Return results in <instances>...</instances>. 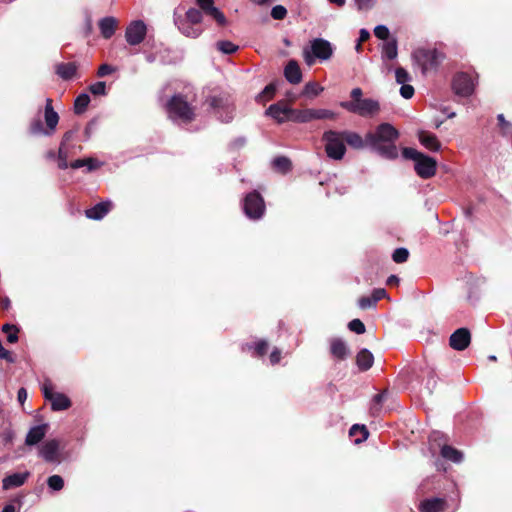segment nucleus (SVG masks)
I'll return each mask as SVG.
<instances>
[{
	"mask_svg": "<svg viewBox=\"0 0 512 512\" xmlns=\"http://www.w3.org/2000/svg\"><path fill=\"white\" fill-rule=\"evenodd\" d=\"M89 102H90V97L83 93L81 95H79L76 100H75V103H74V110L77 114H81L83 113L87 106L89 105Z\"/></svg>",
	"mask_w": 512,
	"mask_h": 512,
	"instance_id": "nucleus-36",
	"label": "nucleus"
},
{
	"mask_svg": "<svg viewBox=\"0 0 512 512\" xmlns=\"http://www.w3.org/2000/svg\"><path fill=\"white\" fill-rule=\"evenodd\" d=\"M399 282V279L397 276L395 275H391L388 279H387V284L389 285H393V284H398Z\"/></svg>",
	"mask_w": 512,
	"mask_h": 512,
	"instance_id": "nucleus-60",
	"label": "nucleus"
},
{
	"mask_svg": "<svg viewBox=\"0 0 512 512\" xmlns=\"http://www.w3.org/2000/svg\"><path fill=\"white\" fill-rule=\"evenodd\" d=\"M388 399V393L383 392L375 396V405H381L383 401Z\"/></svg>",
	"mask_w": 512,
	"mask_h": 512,
	"instance_id": "nucleus-56",
	"label": "nucleus"
},
{
	"mask_svg": "<svg viewBox=\"0 0 512 512\" xmlns=\"http://www.w3.org/2000/svg\"><path fill=\"white\" fill-rule=\"evenodd\" d=\"M409 252L406 248H397L392 255L393 260L396 263H403L407 261Z\"/></svg>",
	"mask_w": 512,
	"mask_h": 512,
	"instance_id": "nucleus-41",
	"label": "nucleus"
},
{
	"mask_svg": "<svg viewBox=\"0 0 512 512\" xmlns=\"http://www.w3.org/2000/svg\"><path fill=\"white\" fill-rule=\"evenodd\" d=\"M169 117L182 122H190L194 119L193 109L180 96H174L167 104Z\"/></svg>",
	"mask_w": 512,
	"mask_h": 512,
	"instance_id": "nucleus-6",
	"label": "nucleus"
},
{
	"mask_svg": "<svg viewBox=\"0 0 512 512\" xmlns=\"http://www.w3.org/2000/svg\"><path fill=\"white\" fill-rule=\"evenodd\" d=\"M59 121L58 114L54 111L52 107V101L51 99L46 100V106H45V122L48 128H50L52 131L56 128Z\"/></svg>",
	"mask_w": 512,
	"mask_h": 512,
	"instance_id": "nucleus-28",
	"label": "nucleus"
},
{
	"mask_svg": "<svg viewBox=\"0 0 512 512\" xmlns=\"http://www.w3.org/2000/svg\"><path fill=\"white\" fill-rule=\"evenodd\" d=\"M113 204L111 201H104L96 204L90 209L85 211V215L89 219L100 220L102 219L112 208Z\"/></svg>",
	"mask_w": 512,
	"mask_h": 512,
	"instance_id": "nucleus-19",
	"label": "nucleus"
},
{
	"mask_svg": "<svg viewBox=\"0 0 512 512\" xmlns=\"http://www.w3.org/2000/svg\"><path fill=\"white\" fill-rule=\"evenodd\" d=\"M333 54V47L331 43L322 38L313 39L310 46L303 50V57L307 65L311 66L315 63L316 59L328 60Z\"/></svg>",
	"mask_w": 512,
	"mask_h": 512,
	"instance_id": "nucleus-3",
	"label": "nucleus"
},
{
	"mask_svg": "<svg viewBox=\"0 0 512 512\" xmlns=\"http://www.w3.org/2000/svg\"><path fill=\"white\" fill-rule=\"evenodd\" d=\"M395 79L398 84H406L410 81V75L405 69L400 67L395 70Z\"/></svg>",
	"mask_w": 512,
	"mask_h": 512,
	"instance_id": "nucleus-42",
	"label": "nucleus"
},
{
	"mask_svg": "<svg viewBox=\"0 0 512 512\" xmlns=\"http://www.w3.org/2000/svg\"><path fill=\"white\" fill-rule=\"evenodd\" d=\"M370 37V33L366 29H361L359 32V40L360 43L367 41Z\"/></svg>",
	"mask_w": 512,
	"mask_h": 512,
	"instance_id": "nucleus-58",
	"label": "nucleus"
},
{
	"mask_svg": "<svg viewBox=\"0 0 512 512\" xmlns=\"http://www.w3.org/2000/svg\"><path fill=\"white\" fill-rule=\"evenodd\" d=\"M448 507L446 499L433 497L420 502L418 509L420 512H444Z\"/></svg>",
	"mask_w": 512,
	"mask_h": 512,
	"instance_id": "nucleus-15",
	"label": "nucleus"
},
{
	"mask_svg": "<svg viewBox=\"0 0 512 512\" xmlns=\"http://www.w3.org/2000/svg\"><path fill=\"white\" fill-rule=\"evenodd\" d=\"M441 437H443V435H441L440 432L434 431L431 433L429 438H430V440L436 441V440L440 439Z\"/></svg>",
	"mask_w": 512,
	"mask_h": 512,
	"instance_id": "nucleus-62",
	"label": "nucleus"
},
{
	"mask_svg": "<svg viewBox=\"0 0 512 512\" xmlns=\"http://www.w3.org/2000/svg\"><path fill=\"white\" fill-rule=\"evenodd\" d=\"M399 133L391 124H380L374 132L366 135V143L382 156L393 159L398 155L395 140L398 138Z\"/></svg>",
	"mask_w": 512,
	"mask_h": 512,
	"instance_id": "nucleus-1",
	"label": "nucleus"
},
{
	"mask_svg": "<svg viewBox=\"0 0 512 512\" xmlns=\"http://www.w3.org/2000/svg\"><path fill=\"white\" fill-rule=\"evenodd\" d=\"M386 291L385 289L378 288L373 291L372 298L375 300V302L379 301L380 299H383L386 297Z\"/></svg>",
	"mask_w": 512,
	"mask_h": 512,
	"instance_id": "nucleus-54",
	"label": "nucleus"
},
{
	"mask_svg": "<svg viewBox=\"0 0 512 512\" xmlns=\"http://www.w3.org/2000/svg\"><path fill=\"white\" fill-rule=\"evenodd\" d=\"M59 451V442L56 439L45 442L39 449V455L46 462H55Z\"/></svg>",
	"mask_w": 512,
	"mask_h": 512,
	"instance_id": "nucleus-18",
	"label": "nucleus"
},
{
	"mask_svg": "<svg viewBox=\"0 0 512 512\" xmlns=\"http://www.w3.org/2000/svg\"><path fill=\"white\" fill-rule=\"evenodd\" d=\"M273 167L281 172V173H285L287 171L290 170V167H291V162L288 158L286 157H277L273 160Z\"/></svg>",
	"mask_w": 512,
	"mask_h": 512,
	"instance_id": "nucleus-37",
	"label": "nucleus"
},
{
	"mask_svg": "<svg viewBox=\"0 0 512 512\" xmlns=\"http://www.w3.org/2000/svg\"><path fill=\"white\" fill-rule=\"evenodd\" d=\"M197 4L199 5L200 9L209 17H211L213 20L216 21V23L219 26H225L227 24V19L225 15L214 6V0H196Z\"/></svg>",
	"mask_w": 512,
	"mask_h": 512,
	"instance_id": "nucleus-14",
	"label": "nucleus"
},
{
	"mask_svg": "<svg viewBox=\"0 0 512 512\" xmlns=\"http://www.w3.org/2000/svg\"><path fill=\"white\" fill-rule=\"evenodd\" d=\"M44 397L51 402L53 411H62L70 406V400L63 394L55 393L50 381L42 384Z\"/></svg>",
	"mask_w": 512,
	"mask_h": 512,
	"instance_id": "nucleus-10",
	"label": "nucleus"
},
{
	"mask_svg": "<svg viewBox=\"0 0 512 512\" xmlns=\"http://www.w3.org/2000/svg\"><path fill=\"white\" fill-rule=\"evenodd\" d=\"M381 52H382L383 58L390 59V60L395 59L398 55L396 40L393 39L391 41L385 42L382 45Z\"/></svg>",
	"mask_w": 512,
	"mask_h": 512,
	"instance_id": "nucleus-32",
	"label": "nucleus"
},
{
	"mask_svg": "<svg viewBox=\"0 0 512 512\" xmlns=\"http://www.w3.org/2000/svg\"><path fill=\"white\" fill-rule=\"evenodd\" d=\"M359 11H368L373 8L375 0H354Z\"/></svg>",
	"mask_w": 512,
	"mask_h": 512,
	"instance_id": "nucleus-45",
	"label": "nucleus"
},
{
	"mask_svg": "<svg viewBox=\"0 0 512 512\" xmlns=\"http://www.w3.org/2000/svg\"><path fill=\"white\" fill-rule=\"evenodd\" d=\"M280 361V351L275 349L272 351V353L270 354V362L272 364H276Z\"/></svg>",
	"mask_w": 512,
	"mask_h": 512,
	"instance_id": "nucleus-57",
	"label": "nucleus"
},
{
	"mask_svg": "<svg viewBox=\"0 0 512 512\" xmlns=\"http://www.w3.org/2000/svg\"><path fill=\"white\" fill-rule=\"evenodd\" d=\"M330 351L333 357L343 360L349 355V349L344 341L340 339H332L330 343Z\"/></svg>",
	"mask_w": 512,
	"mask_h": 512,
	"instance_id": "nucleus-23",
	"label": "nucleus"
},
{
	"mask_svg": "<svg viewBox=\"0 0 512 512\" xmlns=\"http://www.w3.org/2000/svg\"><path fill=\"white\" fill-rule=\"evenodd\" d=\"M2 331L7 335V341L9 343H15L18 340V329L11 324H5L2 327Z\"/></svg>",
	"mask_w": 512,
	"mask_h": 512,
	"instance_id": "nucleus-38",
	"label": "nucleus"
},
{
	"mask_svg": "<svg viewBox=\"0 0 512 512\" xmlns=\"http://www.w3.org/2000/svg\"><path fill=\"white\" fill-rule=\"evenodd\" d=\"M216 47L219 51H221L224 54H232L236 52L238 49V46H236L230 41H218L216 43Z\"/></svg>",
	"mask_w": 512,
	"mask_h": 512,
	"instance_id": "nucleus-40",
	"label": "nucleus"
},
{
	"mask_svg": "<svg viewBox=\"0 0 512 512\" xmlns=\"http://www.w3.org/2000/svg\"><path fill=\"white\" fill-rule=\"evenodd\" d=\"M30 476L29 472L24 473H14L11 475L6 476L2 483H3V489L9 490L11 488H16L22 486Z\"/></svg>",
	"mask_w": 512,
	"mask_h": 512,
	"instance_id": "nucleus-20",
	"label": "nucleus"
},
{
	"mask_svg": "<svg viewBox=\"0 0 512 512\" xmlns=\"http://www.w3.org/2000/svg\"><path fill=\"white\" fill-rule=\"evenodd\" d=\"M374 34L377 38L385 40L389 37V29L384 25H378L374 29Z\"/></svg>",
	"mask_w": 512,
	"mask_h": 512,
	"instance_id": "nucleus-48",
	"label": "nucleus"
},
{
	"mask_svg": "<svg viewBox=\"0 0 512 512\" xmlns=\"http://www.w3.org/2000/svg\"><path fill=\"white\" fill-rule=\"evenodd\" d=\"M373 361H374V357H373L372 353L367 349H363L357 354V357H356L357 365L363 371L370 369L373 365Z\"/></svg>",
	"mask_w": 512,
	"mask_h": 512,
	"instance_id": "nucleus-29",
	"label": "nucleus"
},
{
	"mask_svg": "<svg viewBox=\"0 0 512 512\" xmlns=\"http://www.w3.org/2000/svg\"><path fill=\"white\" fill-rule=\"evenodd\" d=\"M413 59L421 67L423 73L434 69L439 63V55L436 50L417 49L413 53Z\"/></svg>",
	"mask_w": 512,
	"mask_h": 512,
	"instance_id": "nucleus-8",
	"label": "nucleus"
},
{
	"mask_svg": "<svg viewBox=\"0 0 512 512\" xmlns=\"http://www.w3.org/2000/svg\"><path fill=\"white\" fill-rule=\"evenodd\" d=\"M323 91V86H321L317 82L310 81L305 84L302 94L307 97L313 98L320 95Z\"/></svg>",
	"mask_w": 512,
	"mask_h": 512,
	"instance_id": "nucleus-33",
	"label": "nucleus"
},
{
	"mask_svg": "<svg viewBox=\"0 0 512 512\" xmlns=\"http://www.w3.org/2000/svg\"><path fill=\"white\" fill-rule=\"evenodd\" d=\"M275 91H276V86L274 84L267 85L264 88V90L262 91V93L260 94L261 100L266 101V100L271 99L274 96Z\"/></svg>",
	"mask_w": 512,
	"mask_h": 512,
	"instance_id": "nucleus-46",
	"label": "nucleus"
},
{
	"mask_svg": "<svg viewBox=\"0 0 512 512\" xmlns=\"http://www.w3.org/2000/svg\"><path fill=\"white\" fill-rule=\"evenodd\" d=\"M202 12L196 8H190L187 10L183 20L192 23L193 25H199L202 21Z\"/></svg>",
	"mask_w": 512,
	"mask_h": 512,
	"instance_id": "nucleus-35",
	"label": "nucleus"
},
{
	"mask_svg": "<svg viewBox=\"0 0 512 512\" xmlns=\"http://www.w3.org/2000/svg\"><path fill=\"white\" fill-rule=\"evenodd\" d=\"M403 156L415 162L414 169L419 177L428 179L435 175L437 162L432 157L424 155L413 148H405Z\"/></svg>",
	"mask_w": 512,
	"mask_h": 512,
	"instance_id": "nucleus-2",
	"label": "nucleus"
},
{
	"mask_svg": "<svg viewBox=\"0 0 512 512\" xmlns=\"http://www.w3.org/2000/svg\"><path fill=\"white\" fill-rule=\"evenodd\" d=\"M340 106L362 117H373L380 111L379 102L371 98H365L358 102H341Z\"/></svg>",
	"mask_w": 512,
	"mask_h": 512,
	"instance_id": "nucleus-5",
	"label": "nucleus"
},
{
	"mask_svg": "<svg viewBox=\"0 0 512 512\" xmlns=\"http://www.w3.org/2000/svg\"><path fill=\"white\" fill-rule=\"evenodd\" d=\"M70 167L73 169H78L82 167H87L88 171H92L99 167L98 162L93 158L87 159H77L70 164Z\"/></svg>",
	"mask_w": 512,
	"mask_h": 512,
	"instance_id": "nucleus-34",
	"label": "nucleus"
},
{
	"mask_svg": "<svg viewBox=\"0 0 512 512\" xmlns=\"http://www.w3.org/2000/svg\"><path fill=\"white\" fill-rule=\"evenodd\" d=\"M89 90L94 95H105L106 94V84H105V82H102V81L96 82L89 87Z\"/></svg>",
	"mask_w": 512,
	"mask_h": 512,
	"instance_id": "nucleus-44",
	"label": "nucleus"
},
{
	"mask_svg": "<svg viewBox=\"0 0 512 512\" xmlns=\"http://www.w3.org/2000/svg\"><path fill=\"white\" fill-rule=\"evenodd\" d=\"M146 35V25L142 21H133L126 29L125 37L130 45H137Z\"/></svg>",
	"mask_w": 512,
	"mask_h": 512,
	"instance_id": "nucleus-12",
	"label": "nucleus"
},
{
	"mask_svg": "<svg viewBox=\"0 0 512 512\" xmlns=\"http://www.w3.org/2000/svg\"><path fill=\"white\" fill-rule=\"evenodd\" d=\"M47 485L54 491H60L64 487V480L59 475H52L47 479Z\"/></svg>",
	"mask_w": 512,
	"mask_h": 512,
	"instance_id": "nucleus-39",
	"label": "nucleus"
},
{
	"mask_svg": "<svg viewBox=\"0 0 512 512\" xmlns=\"http://www.w3.org/2000/svg\"><path fill=\"white\" fill-rule=\"evenodd\" d=\"M77 65L73 62L60 63L56 66V73L64 80H69L76 75Z\"/></svg>",
	"mask_w": 512,
	"mask_h": 512,
	"instance_id": "nucleus-26",
	"label": "nucleus"
},
{
	"mask_svg": "<svg viewBox=\"0 0 512 512\" xmlns=\"http://www.w3.org/2000/svg\"><path fill=\"white\" fill-rule=\"evenodd\" d=\"M330 3L335 4L339 7H343L346 3V0H328Z\"/></svg>",
	"mask_w": 512,
	"mask_h": 512,
	"instance_id": "nucleus-64",
	"label": "nucleus"
},
{
	"mask_svg": "<svg viewBox=\"0 0 512 512\" xmlns=\"http://www.w3.org/2000/svg\"><path fill=\"white\" fill-rule=\"evenodd\" d=\"M0 358L5 359L7 361H12L11 354L8 350H6L2 344L0 345Z\"/></svg>",
	"mask_w": 512,
	"mask_h": 512,
	"instance_id": "nucleus-55",
	"label": "nucleus"
},
{
	"mask_svg": "<svg viewBox=\"0 0 512 512\" xmlns=\"http://www.w3.org/2000/svg\"><path fill=\"white\" fill-rule=\"evenodd\" d=\"M15 511H16V508L13 504L6 505L2 510V512H15Z\"/></svg>",
	"mask_w": 512,
	"mask_h": 512,
	"instance_id": "nucleus-63",
	"label": "nucleus"
},
{
	"mask_svg": "<svg viewBox=\"0 0 512 512\" xmlns=\"http://www.w3.org/2000/svg\"><path fill=\"white\" fill-rule=\"evenodd\" d=\"M341 133L343 135L344 141L352 148L361 149L365 146V144H367L366 139L363 140V138L358 133L351 131H344Z\"/></svg>",
	"mask_w": 512,
	"mask_h": 512,
	"instance_id": "nucleus-27",
	"label": "nucleus"
},
{
	"mask_svg": "<svg viewBox=\"0 0 512 512\" xmlns=\"http://www.w3.org/2000/svg\"><path fill=\"white\" fill-rule=\"evenodd\" d=\"M114 71H115L114 67H112V66H110L108 64H102L99 67L97 74H98L99 77H104V76L112 74Z\"/></svg>",
	"mask_w": 512,
	"mask_h": 512,
	"instance_id": "nucleus-51",
	"label": "nucleus"
},
{
	"mask_svg": "<svg viewBox=\"0 0 512 512\" xmlns=\"http://www.w3.org/2000/svg\"><path fill=\"white\" fill-rule=\"evenodd\" d=\"M476 79L466 73H459L453 80L454 92L462 97H469L476 87Z\"/></svg>",
	"mask_w": 512,
	"mask_h": 512,
	"instance_id": "nucleus-11",
	"label": "nucleus"
},
{
	"mask_svg": "<svg viewBox=\"0 0 512 512\" xmlns=\"http://www.w3.org/2000/svg\"><path fill=\"white\" fill-rule=\"evenodd\" d=\"M268 344L266 341H259L255 346V353L259 356H262L266 353Z\"/></svg>",
	"mask_w": 512,
	"mask_h": 512,
	"instance_id": "nucleus-52",
	"label": "nucleus"
},
{
	"mask_svg": "<svg viewBox=\"0 0 512 512\" xmlns=\"http://www.w3.org/2000/svg\"><path fill=\"white\" fill-rule=\"evenodd\" d=\"M287 14L285 7L278 5L272 8L271 16L276 20L283 19Z\"/></svg>",
	"mask_w": 512,
	"mask_h": 512,
	"instance_id": "nucleus-47",
	"label": "nucleus"
},
{
	"mask_svg": "<svg viewBox=\"0 0 512 512\" xmlns=\"http://www.w3.org/2000/svg\"><path fill=\"white\" fill-rule=\"evenodd\" d=\"M222 102V100H218L216 98H212L209 102V105L212 107V108H218L219 107V103Z\"/></svg>",
	"mask_w": 512,
	"mask_h": 512,
	"instance_id": "nucleus-61",
	"label": "nucleus"
},
{
	"mask_svg": "<svg viewBox=\"0 0 512 512\" xmlns=\"http://www.w3.org/2000/svg\"><path fill=\"white\" fill-rule=\"evenodd\" d=\"M418 139L420 143L428 150L438 151L441 148V144L436 135L430 132L420 131L418 133Z\"/></svg>",
	"mask_w": 512,
	"mask_h": 512,
	"instance_id": "nucleus-21",
	"label": "nucleus"
},
{
	"mask_svg": "<svg viewBox=\"0 0 512 512\" xmlns=\"http://www.w3.org/2000/svg\"><path fill=\"white\" fill-rule=\"evenodd\" d=\"M441 455L443 458L450 460L454 463H460L463 459V454L461 451L455 449L450 445H443L441 448Z\"/></svg>",
	"mask_w": 512,
	"mask_h": 512,
	"instance_id": "nucleus-30",
	"label": "nucleus"
},
{
	"mask_svg": "<svg viewBox=\"0 0 512 512\" xmlns=\"http://www.w3.org/2000/svg\"><path fill=\"white\" fill-rule=\"evenodd\" d=\"M348 327L351 331L357 334H363L365 332V326L363 322L359 319H354L350 321Z\"/></svg>",
	"mask_w": 512,
	"mask_h": 512,
	"instance_id": "nucleus-43",
	"label": "nucleus"
},
{
	"mask_svg": "<svg viewBox=\"0 0 512 512\" xmlns=\"http://www.w3.org/2000/svg\"><path fill=\"white\" fill-rule=\"evenodd\" d=\"M400 94L405 99H410L414 95V88L409 84H402Z\"/></svg>",
	"mask_w": 512,
	"mask_h": 512,
	"instance_id": "nucleus-50",
	"label": "nucleus"
},
{
	"mask_svg": "<svg viewBox=\"0 0 512 512\" xmlns=\"http://www.w3.org/2000/svg\"><path fill=\"white\" fill-rule=\"evenodd\" d=\"M358 304L361 309H369L374 307L376 302L372 297H361L358 301Z\"/></svg>",
	"mask_w": 512,
	"mask_h": 512,
	"instance_id": "nucleus-49",
	"label": "nucleus"
},
{
	"mask_svg": "<svg viewBox=\"0 0 512 512\" xmlns=\"http://www.w3.org/2000/svg\"><path fill=\"white\" fill-rule=\"evenodd\" d=\"M177 25L181 33L187 37L196 38L202 33L199 25H193L183 19L177 21Z\"/></svg>",
	"mask_w": 512,
	"mask_h": 512,
	"instance_id": "nucleus-24",
	"label": "nucleus"
},
{
	"mask_svg": "<svg viewBox=\"0 0 512 512\" xmlns=\"http://www.w3.org/2000/svg\"><path fill=\"white\" fill-rule=\"evenodd\" d=\"M351 98L352 100L350 102H358L363 100L364 98H362V90L360 88L352 89Z\"/></svg>",
	"mask_w": 512,
	"mask_h": 512,
	"instance_id": "nucleus-53",
	"label": "nucleus"
},
{
	"mask_svg": "<svg viewBox=\"0 0 512 512\" xmlns=\"http://www.w3.org/2000/svg\"><path fill=\"white\" fill-rule=\"evenodd\" d=\"M116 25L117 22L113 17H106L102 19L99 23L102 35L105 38H110L115 32Z\"/></svg>",
	"mask_w": 512,
	"mask_h": 512,
	"instance_id": "nucleus-31",
	"label": "nucleus"
},
{
	"mask_svg": "<svg viewBox=\"0 0 512 512\" xmlns=\"http://www.w3.org/2000/svg\"><path fill=\"white\" fill-rule=\"evenodd\" d=\"M264 211L265 204L258 193L252 192L245 197L244 212L247 217L251 219H259L263 216Z\"/></svg>",
	"mask_w": 512,
	"mask_h": 512,
	"instance_id": "nucleus-9",
	"label": "nucleus"
},
{
	"mask_svg": "<svg viewBox=\"0 0 512 512\" xmlns=\"http://www.w3.org/2000/svg\"><path fill=\"white\" fill-rule=\"evenodd\" d=\"M295 109L289 107L287 104L279 102L272 104L266 111V114L274 118L277 122L282 123L285 121H292L291 115Z\"/></svg>",
	"mask_w": 512,
	"mask_h": 512,
	"instance_id": "nucleus-13",
	"label": "nucleus"
},
{
	"mask_svg": "<svg viewBox=\"0 0 512 512\" xmlns=\"http://www.w3.org/2000/svg\"><path fill=\"white\" fill-rule=\"evenodd\" d=\"M291 118L293 122L307 123L313 120L335 119L336 113L328 109H295Z\"/></svg>",
	"mask_w": 512,
	"mask_h": 512,
	"instance_id": "nucleus-7",
	"label": "nucleus"
},
{
	"mask_svg": "<svg viewBox=\"0 0 512 512\" xmlns=\"http://www.w3.org/2000/svg\"><path fill=\"white\" fill-rule=\"evenodd\" d=\"M349 436L354 439L355 444H360L368 438L369 431L365 425L354 424L349 430Z\"/></svg>",
	"mask_w": 512,
	"mask_h": 512,
	"instance_id": "nucleus-25",
	"label": "nucleus"
},
{
	"mask_svg": "<svg viewBox=\"0 0 512 512\" xmlns=\"http://www.w3.org/2000/svg\"><path fill=\"white\" fill-rule=\"evenodd\" d=\"M470 333L465 328L456 330L450 337V346L458 351H462L468 347L470 343Z\"/></svg>",
	"mask_w": 512,
	"mask_h": 512,
	"instance_id": "nucleus-16",
	"label": "nucleus"
},
{
	"mask_svg": "<svg viewBox=\"0 0 512 512\" xmlns=\"http://www.w3.org/2000/svg\"><path fill=\"white\" fill-rule=\"evenodd\" d=\"M48 430H49L48 424H40V425L31 427L26 435L25 445H27V446L37 445L44 439Z\"/></svg>",
	"mask_w": 512,
	"mask_h": 512,
	"instance_id": "nucleus-17",
	"label": "nucleus"
},
{
	"mask_svg": "<svg viewBox=\"0 0 512 512\" xmlns=\"http://www.w3.org/2000/svg\"><path fill=\"white\" fill-rule=\"evenodd\" d=\"M327 156L334 160H341L346 152L345 141L341 132L328 131L323 135Z\"/></svg>",
	"mask_w": 512,
	"mask_h": 512,
	"instance_id": "nucleus-4",
	"label": "nucleus"
},
{
	"mask_svg": "<svg viewBox=\"0 0 512 512\" xmlns=\"http://www.w3.org/2000/svg\"><path fill=\"white\" fill-rule=\"evenodd\" d=\"M18 401L22 404L27 399V391L24 388L18 390Z\"/></svg>",
	"mask_w": 512,
	"mask_h": 512,
	"instance_id": "nucleus-59",
	"label": "nucleus"
},
{
	"mask_svg": "<svg viewBox=\"0 0 512 512\" xmlns=\"http://www.w3.org/2000/svg\"><path fill=\"white\" fill-rule=\"evenodd\" d=\"M284 75L286 79L292 84H298L302 80L300 67L294 60L288 62L284 70Z\"/></svg>",
	"mask_w": 512,
	"mask_h": 512,
	"instance_id": "nucleus-22",
	"label": "nucleus"
}]
</instances>
